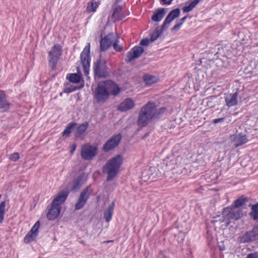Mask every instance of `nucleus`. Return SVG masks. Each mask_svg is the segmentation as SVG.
I'll return each mask as SVG.
<instances>
[{"label": "nucleus", "mask_w": 258, "mask_h": 258, "mask_svg": "<svg viewBox=\"0 0 258 258\" xmlns=\"http://www.w3.org/2000/svg\"><path fill=\"white\" fill-rule=\"evenodd\" d=\"M84 86V81L83 80H82V81L80 85L77 86H72L71 87H67L64 89L63 92L69 94L77 90H80L83 88Z\"/></svg>", "instance_id": "nucleus-34"}, {"label": "nucleus", "mask_w": 258, "mask_h": 258, "mask_svg": "<svg viewBox=\"0 0 258 258\" xmlns=\"http://www.w3.org/2000/svg\"><path fill=\"white\" fill-rule=\"evenodd\" d=\"M143 79L145 84L148 86H151L158 81V79L156 76L148 74L145 75Z\"/></svg>", "instance_id": "nucleus-28"}, {"label": "nucleus", "mask_w": 258, "mask_h": 258, "mask_svg": "<svg viewBox=\"0 0 258 258\" xmlns=\"http://www.w3.org/2000/svg\"><path fill=\"white\" fill-rule=\"evenodd\" d=\"M118 40L116 39V40L112 42V44L113 45V47L115 50L116 51H121L122 50V47L118 45Z\"/></svg>", "instance_id": "nucleus-41"}, {"label": "nucleus", "mask_w": 258, "mask_h": 258, "mask_svg": "<svg viewBox=\"0 0 258 258\" xmlns=\"http://www.w3.org/2000/svg\"><path fill=\"white\" fill-rule=\"evenodd\" d=\"M200 0H194L190 4L185 3V6L182 8V11L184 13H187L192 11L194 8L199 3Z\"/></svg>", "instance_id": "nucleus-30"}, {"label": "nucleus", "mask_w": 258, "mask_h": 258, "mask_svg": "<svg viewBox=\"0 0 258 258\" xmlns=\"http://www.w3.org/2000/svg\"><path fill=\"white\" fill-rule=\"evenodd\" d=\"M61 206L60 204L51 203L50 207L48 210L46 217L49 220H54L59 215Z\"/></svg>", "instance_id": "nucleus-15"}, {"label": "nucleus", "mask_w": 258, "mask_h": 258, "mask_svg": "<svg viewBox=\"0 0 258 258\" xmlns=\"http://www.w3.org/2000/svg\"><path fill=\"white\" fill-rule=\"evenodd\" d=\"M40 227V221H37L35 224L33 225V226L32 227L31 230L30 231H32V232H34V233H36L38 234V229Z\"/></svg>", "instance_id": "nucleus-43"}, {"label": "nucleus", "mask_w": 258, "mask_h": 258, "mask_svg": "<svg viewBox=\"0 0 258 258\" xmlns=\"http://www.w3.org/2000/svg\"><path fill=\"white\" fill-rule=\"evenodd\" d=\"M92 189L90 186L85 187L81 192L77 202L75 206L76 210H79L82 209L86 204L90 197Z\"/></svg>", "instance_id": "nucleus-10"}, {"label": "nucleus", "mask_w": 258, "mask_h": 258, "mask_svg": "<svg viewBox=\"0 0 258 258\" xmlns=\"http://www.w3.org/2000/svg\"><path fill=\"white\" fill-rule=\"evenodd\" d=\"M182 161V158L180 156L175 157L174 165L176 167H178L180 165Z\"/></svg>", "instance_id": "nucleus-46"}, {"label": "nucleus", "mask_w": 258, "mask_h": 258, "mask_svg": "<svg viewBox=\"0 0 258 258\" xmlns=\"http://www.w3.org/2000/svg\"><path fill=\"white\" fill-rule=\"evenodd\" d=\"M182 25L181 23H178L176 21V24L173 27L172 30L178 31L180 29V27Z\"/></svg>", "instance_id": "nucleus-48"}, {"label": "nucleus", "mask_w": 258, "mask_h": 258, "mask_svg": "<svg viewBox=\"0 0 258 258\" xmlns=\"http://www.w3.org/2000/svg\"><path fill=\"white\" fill-rule=\"evenodd\" d=\"M180 14L179 8H176L171 10L167 16L165 20L170 24L173 20L178 18Z\"/></svg>", "instance_id": "nucleus-25"}, {"label": "nucleus", "mask_w": 258, "mask_h": 258, "mask_svg": "<svg viewBox=\"0 0 258 258\" xmlns=\"http://www.w3.org/2000/svg\"><path fill=\"white\" fill-rule=\"evenodd\" d=\"M248 201L249 199L248 198L242 195L234 201L233 206L237 208H240L241 207L244 206L245 204L248 202Z\"/></svg>", "instance_id": "nucleus-27"}, {"label": "nucleus", "mask_w": 258, "mask_h": 258, "mask_svg": "<svg viewBox=\"0 0 258 258\" xmlns=\"http://www.w3.org/2000/svg\"><path fill=\"white\" fill-rule=\"evenodd\" d=\"M83 178V175L81 174L79 175L76 179H75L73 183V186L71 188L72 191H75L82 186L83 183L82 180Z\"/></svg>", "instance_id": "nucleus-29"}, {"label": "nucleus", "mask_w": 258, "mask_h": 258, "mask_svg": "<svg viewBox=\"0 0 258 258\" xmlns=\"http://www.w3.org/2000/svg\"><path fill=\"white\" fill-rule=\"evenodd\" d=\"M224 120V117L216 118L213 120V122L215 124L218 123L220 122L223 121Z\"/></svg>", "instance_id": "nucleus-49"}, {"label": "nucleus", "mask_w": 258, "mask_h": 258, "mask_svg": "<svg viewBox=\"0 0 258 258\" xmlns=\"http://www.w3.org/2000/svg\"><path fill=\"white\" fill-rule=\"evenodd\" d=\"M135 105L134 100L132 98H127L119 105L118 109L121 111H126L133 108Z\"/></svg>", "instance_id": "nucleus-18"}, {"label": "nucleus", "mask_w": 258, "mask_h": 258, "mask_svg": "<svg viewBox=\"0 0 258 258\" xmlns=\"http://www.w3.org/2000/svg\"><path fill=\"white\" fill-rule=\"evenodd\" d=\"M106 83L109 88V95L112 94L114 96H116L120 93V88L116 84L111 81L106 82Z\"/></svg>", "instance_id": "nucleus-21"}, {"label": "nucleus", "mask_w": 258, "mask_h": 258, "mask_svg": "<svg viewBox=\"0 0 258 258\" xmlns=\"http://www.w3.org/2000/svg\"><path fill=\"white\" fill-rule=\"evenodd\" d=\"M240 242L250 243L258 239V224L255 225L251 230L246 232L239 237Z\"/></svg>", "instance_id": "nucleus-8"}, {"label": "nucleus", "mask_w": 258, "mask_h": 258, "mask_svg": "<svg viewBox=\"0 0 258 258\" xmlns=\"http://www.w3.org/2000/svg\"><path fill=\"white\" fill-rule=\"evenodd\" d=\"M187 16H185L184 17H183V18H182L181 19H180V20L177 21L178 23H181V25H182V24L184 22V21L186 20V19L187 18Z\"/></svg>", "instance_id": "nucleus-50"}, {"label": "nucleus", "mask_w": 258, "mask_h": 258, "mask_svg": "<svg viewBox=\"0 0 258 258\" xmlns=\"http://www.w3.org/2000/svg\"><path fill=\"white\" fill-rule=\"evenodd\" d=\"M89 126V123L87 121L83 122L77 128V135H81L84 133Z\"/></svg>", "instance_id": "nucleus-35"}, {"label": "nucleus", "mask_w": 258, "mask_h": 258, "mask_svg": "<svg viewBox=\"0 0 258 258\" xmlns=\"http://www.w3.org/2000/svg\"><path fill=\"white\" fill-rule=\"evenodd\" d=\"M167 24H169V23L165 19L161 26H158L156 28H159L158 30L162 33L168 27V26H166Z\"/></svg>", "instance_id": "nucleus-44"}, {"label": "nucleus", "mask_w": 258, "mask_h": 258, "mask_svg": "<svg viewBox=\"0 0 258 258\" xmlns=\"http://www.w3.org/2000/svg\"><path fill=\"white\" fill-rule=\"evenodd\" d=\"M77 123L75 122H71L69 123L66 128L64 130L63 132L62 133V135L63 136L69 137L72 131V130L74 128Z\"/></svg>", "instance_id": "nucleus-31"}, {"label": "nucleus", "mask_w": 258, "mask_h": 258, "mask_svg": "<svg viewBox=\"0 0 258 258\" xmlns=\"http://www.w3.org/2000/svg\"><path fill=\"white\" fill-rule=\"evenodd\" d=\"M230 140L231 142H234V146L235 148L241 146L248 141L246 135L242 133L230 136Z\"/></svg>", "instance_id": "nucleus-14"}, {"label": "nucleus", "mask_w": 258, "mask_h": 258, "mask_svg": "<svg viewBox=\"0 0 258 258\" xmlns=\"http://www.w3.org/2000/svg\"><path fill=\"white\" fill-rule=\"evenodd\" d=\"M167 9L159 8L157 9L153 13L151 19L153 21L160 22L166 14Z\"/></svg>", "instance_id": "nucleus-19"}, {"label": "nucleus", "mask_w": 258, "mask_h": 258, "mask_svg": "<svg viewBox=\"0 0 258 258\" xmlns=\"http://www.w3.org/2000/svg\"><path fill=\"white\" fill-rule=\"evenodd\" d=\"M9 158L13 161H17L20 158L19 154L18 153H14L9 155Z\"/></svg>", "instance_id": "nucleus-45"}, {"label": "nucleus", "mask_w": 258, "mask_h": 258, "mask_svg": "<svg viewBox=\"0 0 258 258\" xmlns=\"http://www.w3.org/2000/svg\"><path fill=\"white\" fill-rule=\"evenodd\" d=\"M115 37L113 33H110L102 38L100 40L101 51H104L110 47Z\"/></svg>", "instance_id": "nucleus-16"}, {"label": "nucleus", "mask_w": 258, "mask_h": 258, "mask_svg": "<svg viewBox=\"0 0 258 258\" xmlns=\"http://www.w3.org/2000/svg\"><path fill=\"white\" fill-rule=\"evenodd\" d=\"M97 147L89 144L83 146L81 150V157L86 160H90L97 154Z\"/></svg>", "instance_id": "nucleus-12"}, {"label": "nucleus", "mask_w": 258, "mask_h": 258, "mask_svg": "<svg viewBox=\"0 0 258 258\" xmlns=\"http://www.w3.org/2000/svg\"><path fill=\"white\" fill-rule=\"evenodd\" d=\"M152 104L153 105L152 106H154V107L155 112V114H155L156 116H155V119H156V118H158L161 114H162L165 112V111L166 110V108L162 107L159 109H157L155 103L152 102Z\"/></svg>", "instance_id": "nucleus-38"}, {"label": "nucleus", "mask_w": 258, "mask_h": 258, "mask_svg": "<svg viewBox=\"0 0 258 258\" xmlns=\"http://www.w3.org/2000/svg\"><path fill=\"white\" fill-rule=\"evenodd\" d=\"M68 196L67 191L62 190L58 193L56 197L53 200L52 203L55 204H60L65 202Z\"/></svg>", "instance_id": "nucleus-22"}, {"label": "nucleus", "mask_w": 258, "mask_h": 258, "mask_svg": "<svg viewBox=\"0 0 258 258\" xmlns=\"http://www.w3.org/2000/svg\"><path fill=\"white\" fill-rule=\"evenodd\" d=\"M98 7V4L97 2L92 1L88 3L87 7V11L89 13L95 12Z\"/></svg>", "instance_id": "nucleus-36"}, {"label": "nucleus", "mask_w": 258, "mask_h": 258, "mask_svg": "<svg viewBox=\"0 0 258 258\" xmlns=\"http://www.w3.org/2000/svg\"><path fill=\"white\" fill-rule=\"evenodd\" d=\"M223 216L218 220L220 223L225 222L226 226L229 225L231 220H237L243 216L241 208H237L234 206L227 207L223 209Z\"/></svg>", "instance_id": "nucleus-3"}, {"label": "nucleus", "mask_w": 258, "mask_h": 258, "mask_svg": "<svg viewBox=\"0 0 258 258\" xmlns=\"http://www.w3.org/2000/svg\"><path fill=\"white\" fill-rule=\"evenodd\" d=\"M63 92H60V93H59L60 96H62V93H63Z\"/></svg>", "instance_id": "nucleus-54"}, {"label": "nucleus", "mask_w": 258, "mask_h": 258, "mask_svg": "<svg viewBox=\"0 0 258 258\" xmlns=\"http://www.w3.org/2000/svg\"><path fill=\"white\" fill-rule=\"evenodd\" d=\"M144 51V48L140 46L134 47L127 52L125 60L127 62H131L133 59L139 58Z\"/></svg>", "instance_id": "nucleus-13"}, {"label": "nucleus", "mask_w": 258, "mask_h": 258, "mask_svg": "<svg viewBox=\"0 0 258 258\" xmlns=\"http://www.w3.org/2000/svg\"><path fill=\"white\" fill-rule=\"evenodd\" d=\"M253 215L251 216L250 217L252 218L254 220H258V212L257 213H255L254 214H252Z\"/></svg>", "instance_id": "nucleus-51"}, {"label": "nucleus", "mask_w": 258, "mask_h": 258, "mask_svg": "<svg viewBox=\"0 0 258 258\" xmlns=\"http://www.w3.org/2000/svg\"><path fill=\"white\" fill-rule=\"evenodd\" d=\"M114 203L112 202L108 207V208L104 212V218L105 221L107 222H109L112 218V216L113 213V210L114 208Z\"/></svg>", "instance_id": "nucleus-24"}, {"label": "nucleus", "mask_w": 258, "mask_h": 258, "mask_svg": "<svg viewBox=\"0 0 258 258\" xmlns=\"http://www.w3.org/2000/svg\"><path fill=\"white\" fill-rule=\"evenodd\" d=\"M92 189L90 186L85 187L81 192L77 202L75 206L76 210H79L82 209L86 204L90 197Z\"/></svg>", "instance_id": "nucleus-9"}, {"label": "nucleus", "mask_w": 258, "mask_h": 258, "mask_svg": "<svg viewBox=\"0 0 258 258\" xmlns=\"http://www.w3.org/2000/svg\"><path fill=\"white\" fill-rule=\"evenodd\" d=\"M62 54V47L58 44H55L49 52V64L52 69H54Z\"/></svg>", "instance_id": "nucleus-6"}, {"label": "nucleus", "mask_w": 258, "mask_h": 258, "mask_svg": "<svg viewBox=\"0 0 258 258\" xmlns=\"http://www.w3.org/2000/svg\"><path fill=\"white\" fill-rule=\"evenodd\" d=\"M6 202L2 201L0 203V223H2L4 219Z\"/></svg>", "instance_id": "nucleus-37"}, {"label": "nucleus", "mask_w": 258, "mask_h": 258, "mask_svg": "<svg viewBox=\"0 0 258 258\" xmlns=\"http://www.w3.org/2000/svg\"><path fill=\"white\" fill-rule=\"evenodd\" d=\"M122 139L121 134L113 135L103 145V150L105 152H108L115 148L119 144Z\"/></svg>", "instance_id": "nucleus-11"}, {"label": "nucleus", "mask_w": 258, "mask_h": 258, "mask_svg": "<svg viewBox=\"0 0 258 258\" xmlns=\"http://www.w3.org/2000/svg\"><path fill=\"white\" fill-rule=\"evenodd\" d=\"M38 234L34 233L32 231H29L26 234L24 239V241L25 243H29L33 240H35Z\"/></svg>", "instance_id": "nucleus-33"}, {"label": "nucleus", "mask_w": 258, "mask_h": 258, "mask_svg": "<svg viewBox=\"0 0 258 258\" xmlns=\"http://www.w3.org/2000/svg\"><path fill=\"white\" fill-rule=\"evenodd\" d=\"M149 42L148 38H144L141 40L140 42V45L141 46H147Z\"/></svg>", "instance_id": "nucleus-47"}, {"label": "nucleus", "mask_w": 258, "mask_h": 258, "mask_svg": "<svg viewBox=\"0 0 258 258\" xmlns=\"http://www.w3.org/2000/svg\"><path fill=\"white\" fill-rule=\"evenodd\" d=\"M152 102H149L142 107L139 112L138 118V125L140 127L147 126L152 120L155 119V112Z\"/></svg>", "instance_id": "nucleus-2"}, {"label": "nucleus", "mask_w": 258, "mask_h": 258, "mask_svg": "<svg viewBox=\"0 0 258 258\" xmlns=\"http://www.w3.org/2000/svg\"><path fill=\"white\" fill-rule=\"evenodd\" d=\"M67 78L70 82L74 83H79L81 82L82 79V76L81 74L77 73L70 74Z\"/></svg>", "instance_id": "nucleus-32"}, {"label": "nucleus", "mask_w": 258, "mask_h": 258, "mask_svg": "<svg viewBox=\"0 0 258 258\" xmlns=\"http://www.w3.org/2000/svg\"><path fill=\"white\" fill-rule=\"evenodd\" d=\"M174 162L175 157L172 155L168 156L164 159L163 160V164H165L168 168V169H172L175 168Z\"/></svg>", "instance_id": "nucleus-26"}, {"label": "nucleus", "mask_w": 258, "mask_h": 258, "mask_svg": "<svg viewBox=\"0 0 258 258\" xmlns=\"http://www.w3.org/2000/svg\"><path fill=\"white\" fill-rule=\"evenodd\" d=\"M76 144H73L72 145V148L70 151V152L71 154H73L74 153V152L75 151V150H76Z\"/></svg>", "instance_id": "nucleus-52"}, {"label": "nucleus", "mask_w": 258, "mask_h": 258, "mask_svg": "<svg viewBox=\"0 0 258 258\" xmlns=\"http://www.w3.org/2000/svg\"><path fill=\"white\" fill-rule=\"evenodd\" d=\"M93 73L95 78H106L110 75V69L107 66L106 60L100 55L93 63Z\"/></svg>", "instance_id": "nucleus-4"}, {"label": "nucleus", "mask_w": 258, "mask_h": 258, "mask_svg": "<svg viewBox=\"0 0 258 258\" xmlns=\"http://www.w3.org/2000/svg\"><path fill=\"white\" fill-rule=\"evenodd\" d=\"M90 43H88L85 47L80 55L81 62L85 76L89 74L90 70L91 56L90 55Z\"/></svg>", "instance_id": "nucleus-7"}, {"label": "nucleus", "mask_w": 258, "mask_h": 258, "mask_svg": "<svg viewBox=\"0 0 258 258\" xmlns=\"http://www.w3.org/2000/svg\"><path fill=\"white\" fill-rule=\"evenodd\" d=\"M251 206V211L249 213V216L251 217L255 213H258V203L254 205H250Z\"/></svg>", "instance_id": "nucleus-42"}, {"label": "nucleus", "mask_w": 258, "mask_h": 258, "mask_svg": "<svg viewBox=\"0 0 258 258\" xmlns=\"http://www.w3.org/2000/svg\"><path fill=\"white\" fill-rule=\"evenodd\" d=\"M123 160L121 155H117L111 158L104 165L102 168L103 173L107 174L106 180L112 181L117 175Z\"/></svg>", "instance_id": "nucleus-1"}, {"label": "nucleus", "mask_w": 258, "mask_h": 258, "mask_svg": "<svg viewBox=\"0 0 258 258\" xmlns=\"http://www.w3.org/2000/svg\"><path fill=\"white\" fill-rule=\"evenodd\" d=\"M122 8L120 6H116L113 9L111 18L114 22L120 21L125 17V15L122 13Z\"/></svg>", "instance_id": "nucleus-20"}, {"label": "nucleus", "mask_w": 258, "mask_h": 258, "mask_svg": "<svg viewBox=\"0 0 258 258\" xmlns=\"http://www.w3.org/2000/svg\"><path fill=\"white\" fill-rule=\"evenodd\" d=\"M237 93L230 94L225 98L227 106L231 107L237 104Z\"/></svg>", "instance_id": "nucleus-23"}, {"label": "nucleus", "mask_w": 258, "mask_h": 258, "mask_svg": "<svg viewBox=\"0 0 258 258\" xmlns=\"http://www.w3.org/2000/svg\"><path fill=\"white\" fill-rule=\"evenodd\" d=\"M148 136V134H145V135L144 136V138L147 137Z\"/></svg>", "instance_id": "nucleus-55"}, {"label": "nucleus", "mask_w": 258, "mask_h": 258, "mask_svg": "<svg viewBox=\"0 0 258 258\" xmlns=\"http://www.w3.org/2000/svg\"><path fill=\"white\" fill-rule=\"evenodd\" d=\"M170 253L168 251H161L157 258H170Z\"/></svg>", "instance_id": "nucleus-40"}, {"label": "nucleus", "mask_w": 258, "mask_h": 258, "mask_svg": "<svg viewBox=\"0 0 258 258\" xmlns=\"http://www.w3.org/2000/svg\"><path fill=\"white\" fill-rule=\"evenodd\" d=\"M164 5H167V3H168V1H167V0H161Z\"/></svg>", "instance_id": "nucleus-53"}, {"label": "nucleus", "mask_w": 258, "mask_h": 258, "mask_svg": "<svg viewBox=\"0 0 258 258\" xmlns=\"http://www.w3.org/2000/svg\"><path fill=\"white\" fill-rule=\"evenodd\" d=\"M11 107V103L7 99L6 94L4 91L0 90V110L6 112L9 110Z\"/></svg>", "instance_id": "nucleus-17"}, {"label": "nucleus", "mask_w": 258, "mask_h": 258, "mask_svg": "<svg viewBox=\"0 0 258 258\" xmlns=\"http://www.w3.org/2000/svg\"><path fill=\"white\" fill-rule=\"evenodd\" d=\"M109 96V88L106 83H99L95 91L94 98L98 103H104Z\"/></svg>", "instance_id": "nucleus-5"}, {"label": "nucleus", "mask_w": 258, "mask_h": 258, "mask_svg": "<svg viewBox=\"0 0 258 258\" xmlns=\"http://www.w3.org/2000/svg\"><path fill=\"white\" fill-rule=\"evenodd\" d=\"M159 28H155L154 32L150 34V40L152 42L156 40L157 38L162 34V33L158 30Z\"/></svg>", "instance_id": "nucleus-39"}]
</instances>
